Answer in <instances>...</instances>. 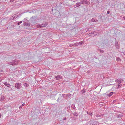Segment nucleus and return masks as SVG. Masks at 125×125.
Instances as JSON below:
<instances>
[{"mask_svg": "<svg viewBox=\"0 0 125 125\" xmlns=\"http://www.w3.org/2000/svg\"><path fill=\"white\" fill-rule=\"evenodd\" d=\"M48 25L47 23L45 22V24H42L41 25L38 24L37 25V28H42L46 27Z\"/></svg>", "mask_w": 125, "mask_h": 125, "instance_id": "1", "label": "nucleus"}, {"mask_svg": "<svg viewBox=\"0 0 125 125\" xmlns=\"http://www.w3.org/2000/svg\"><path fill=\"white\" fill-rule=\"evenodd\" d=\"M15 86V88L18 89H20L21 87V84L19 83L16 84Z\"/></svg>", "mask_w": 125, "mask_h": 125, "instance_id": "2", "label": "nucleus"}, {"mask_svg": "<svg viewBox=\"0 0 125 125\" xmlns=\"http://www.w3.org/2000/svg\"><path fill=\"white\" fill-rule=\"evenodd\" d=\"M81 3L83 5L87 4L88 3V1L87 0H82L81 1Z\"/></svg>", "mask_w": 125, "mask_h": 125, "instance_id": "3", "label": "nucleus"}, {"mask_svg": "<svg viewBox=\"0 0 125 125\" xmlns=\"http://www.w3.org/2000/svg\"><path fill=\"white\" fill-rule=\"evenodd\" d=\"M11 62V65L12 66H14L17 65L18 64V62L16 61V60H13Z\"/></svg>", "mask_w": 125, "mask_h": 125, "instance_id": "4", "label": "nucleus"}, {"mask_svg": "<svg viewBox=\"0 0 125 125\" xmlns=\"http://www.w3.org/2000/svg\"><path fill=\"white\" fill-rule=\"evenodd\" d=\"M123 81V79L120 78L118 79L115 80V82H116L119 83H120L122 82Z\"/></svg>", "mask_w": 125, "mask_h": 125, "instance_id": "5", "label": "nucleus"}, {"mask_svg": "<svg viewBox=\"0 0 125 125\" xmlns=\"http://www.w3.org/2000/svg\"><path fill=\"white\" fill-rule=\"evenodd\" d=\"M118 42L117 41H116L115 42V44L117 49H118L119 48L120 46L118 44Z\"/></svg>", "mask_w": 125, "mask_h": 125, "instance_id": "6", "label": "nucleus"}, {"mask_svg": "<svg viewBox=\"0 0 125 125\" xmlns=\"http://www.w3.org/2000/svg\"><path fill=\"white\" fill-rule=\"evenodd\" d=\"M55 78L56 80L61 79H62V77L60 75H58L55 76Z\"/></svg>", "mask_w": 125, "mask_h": 125, "instance_id": "7", "label": "nucleus"}, {"mask_svg": "<svg viewBox=\"0 0 125 125\" xmlns=\"http://www.w3.org/2000/svg\"><path fill=\"white\" fill-rule=\"evenodd\" d=\"M3 84L7 86V87H10L11 85H10L9 84V83H7V82H4L3 83Z\"/></svg>", "mask_w": 125, "mask_h": 125, "instance_id": "8", "label": "nucleus"}, {"mask_svg": "<svg viewBox=\"0 0 125 125\" xmlns=\"http://www.w3.org/2000/svg\"><path fill=\"white\" fill-rule=\"evenodd\" d=\"M104 115L103 114H101L100 115H99L98 114H97L95 116L97 117H100L101 118Z\"/></svg>", "mask_w": 125, "mask_h": 125, "instance_id": "9", "label": "nucleus"}, {"mask_svg": "<svg viewBox=\"0 0 125 125\" xmlns=\"http://www.w3.org/2000/svg\"><path fill=\"white\" fill-rule=\"evenodd\" d=\"M97 34H95L94 33H90L89 34V35L90 36L94 37L95 35H96Z\"/></svg>", "mask_w": 125, "mask_h": 125, "instance_id": "10", "label": "nucleus"}, {"mask_svg": "<svg viewBox=\"0 0 125 125\" xmlns=\"http://www.w3.org/2000/svg\"><path fill=\"white\" fill-rule=\"evenodd\" d=\"M86 92L85 89H83V90H82L81 91V94H83L85 93Z\"/></svg>", "mask_w": 125, "mask_h": 125, "instance_id": "11", "label": "nucleus"}, {"mask_svg": "<svg viewBox=\"0 0 125 125\" xmlns=\"http://www.w3.org/2000/svg\"><path fill=\"white\" fill-rule=\"evenodd\" d=\"M23 25L24 26L26 25L27 26H30V24L28 23L25 22L24 23Z\"/></svg>", "mask_w": 125, "mask_h": 125, "instance_id": "12", "label": "nucleus"}, {"mask_svg": "<svg viewBox=\"0 0 125 125\" xmlns=\"http://www.w3.org/2000/svg\"><path fill=\"white\" fill-rule=\"evenodd\" d=\"M113 94V92H111L109 94H107V95L109 97H111L112 95Z\"/></svg>", "mask_w": 125, "mask_h": 125, "instance_id": "13", "label": "nucleus"}, {"mask_svg": "<svg viewBox=\"0 0 125 125\" xmlns=\"http://www.w3.org/2000/svg\"><path fill=\"white\" fill-rule=\"evenodd\" d=\"M81 4V2L77 3L75 4V6L76 7H78L80 6Z\"/></svg>", "mask_w": 125, "mask_h": 125, "instance_id": "14", "label": "nucleus"}, {"mask_svg": "<svg viewBox=\"0 0 125 125\" xmlns=\"http://www.w3.org/2000/svg\"><path fill=\"white\" fill-rule=\"evenodd\" d=\"M4 99L5 98L4 96L3 95H2L1 96V99H0V100L1 101H2L4 100Z\"/></svg>", "mask_w": 125, "mask_h": 125, "instance_id": "15", "label": "nucleus"}, {"mask_svg": "<svg viewBox=\"0 0 125 125\" xmlns=\"http://www.w3.org/2000/svg\"><path fill=\"white\" fill-rule=\"evenodd\" d=\"M23 85L25 87H27L29 85L27 83H24Z\"/></svg>", "mask_w": 125, "mask_h": 125, "instance_id": "16", "label": "nucleus"}, {"mask_svg": "<svg viewBox=\"0 0 125 125\" xmlns=\"http://www.w3.org/2000/svg\"><path fill=\"white\" fill-rule=\"evenodd\" d=\"M71 94H70V93H68V94H66V95L68 96V97H69V98H70L71 97Z\"/></svg>", "mask_w": 125, "mask_h": 125, "instance_id": "17", "label": "nucleus"}, {"mask_svg": "<svg viewBox=\"0 0 125 125\" xmlns=\"http://www.w3.org/2000/svg\"><path fill=\"white\" fill-rule=\"evenodd\" d=\"M123 116V115L121 114H119L117 115V118L121 117Z\"/></svg>", "mask_w": 125, "mask_h": 125, "instance_id": "18", "label": "nucleus"}, {"mask_svg": "<svg viewBox=\"0 0 125 125\" xmlns=\"http://www.w3.org/2000/svg\"><path fill=\"white\" fill-rule=\"evenodd\" d=\"M83 41H81L79 42L78 43V44L79 45H81L83 44Z\"/></svg>", "mask_w": 125, "mask_h": 125, "instance_id": "19", "label": "nucleus"}, {"mask_svg": "<svg viewBox=\"0 0 125 125\" xmlns=\"http://www.w3.org/2000/svg\"><path fill=\"white\" fill-rule=\"evenodd\" d=\"M118 87H117V89H118L119 88H120L121 86H122V84H120V83H119L118 84Z\"/></svg>", "mask_w": 125, "mask_h": 125, "instance_id": "20", "label": "nucleus"}, {"mask_svg": "<svg viewBox=\"0 0 125 125\" xmlns=\"http://www.w3.org/2000/svg\"><path fill=\"white\" fill-rule=\"evenodd\" d=\"M89 123H90V125H91V124L93 125L94 124V122L92 121L91 120L89 122Z\"/></svg>", "mask_w": 125, "mask_h": 125, "instance_id": "21", "label": "nucleus"}, {"mask_svg": "<svg viewBox=\"0 0 125 125\" xmlns=\"http://www.w3.org/2000/svg\"><path fill=\"white\" fill-rule=\"evenodd\" d=\"M61 98H62V97H60V98H59V97L58 98V99H57V101L58 102H59L60 101H62V100L61 99Z\"/></svg>", "mask_w": 125, "mask_h": 125, "instance_id": "22", "label": "nucleus"}, {"mask_svg": "<svg viewBox=\"0 0 125 125\" xmlns=\"http://www.w3.org/2000/svg\"><path fill=\"white\" fill-rule=\"evenodd\" d=\"M79 45H78V43H75L74 44H73V46H78Z\"/></svg>", "mask_w": 125, "mask_h": 125, "instance_id": "23", "label": "nucleus"}, {"mask_svg": "<svg viewBox=\"0 0 125 125\" xmlns=\"http://www.w3.org/2000/svg\"><path fill=\"white\" fill-rule=\"evenodd\" d=\"M73 115L74 116H78V114L77 113L75 112L73 113Z\"/></svg>", "mask_w": 125, "mask_h": 125, "instance_id": "24", "label": "nucleus"}, {"mask_svg": "<svg viewBox=\"0 0 125 125\" xmlns=\"http://www.w3.org/2000/svg\"><path fill=\"white\" fill-rule=\"evenodd\" d=\"M13 16V19L16 18L17 17V16H16V14L14 15Z\"/></svg>", "mask_w": 125, "mask_h": 125, "instance_id": "25", "label": "nucleus"}, {"mask_svg": "<svg viewBox=\"0 0 125 125\" xmlns=\"http://www.w3.org/2000/svg\"><path fill=\"white\" fill-rule=\"evenodd\" d=\"M94 20H95L94 19V18H92V19H91V22H94Z\"/></svg>", "mask_w": 125, "mask_h": 125, "instance_id": "26", "label": "nucleus"}, {"mask_svg": "<svg viewBox=\"0 0 125 125\" xmlns=\"http://www.w3.org/2000/svg\"><path fill=\"white\" fill-rule=\"evenodd\" d=\"M22 21H20V22H18V23H17V24L18 25H19L20 24H21V23H22Z\"/></svg>", "mask_w": 125, "mask_h": 125, "instance_id": "27", "label": "nucleus"}, {"mask_svg": "<svg viewBox=\"0 0 125 125\" xmlns=\"http://www.w3.org/2000/svg\"><path fill=\"white\" fill-rule=\"evenodd\" d=\"M99 50L101 52L103 53V52H104V51L103 50L101 49H99Z\"/></svg>", "mask_w": 125, "mask_h": 125, "instance_id": "28", "label": "nucleus"}, {"mask_svg": "<svg viewBox=\"0 0 125 125\" xmlns=\"http://www.w3.org/2000/svg\"><path fill=\"white\" fill-rule=\"evenodd\" d=\"M92 30V28H89L88 29V30H87L88 31H91Z\"/></svg>", "mask_w": 125, "mask_h": 125, "instance_id": "29", "label": "nucleus"}, {"mask_svg": "<svg viewBox=\"0 0 125 125\" xmlns=\"http://www.w3.org/2000/svg\"><path fill=\"white\" fill-rule=\"evenodd\" d=\"M7 64H8L11 65V62H8Z\"/></svg>", "mask_w": 125, "mask_h": 125, "instance_id": "30", "label": "nucleus"}, {"mask_svg": "<svg viewBox=\"0 0 125 125\" xmlns=\"http://www.w3.org/2000/svg\"><path fill=\"white\" fill-rule=\"evenodd\" d=\"M34 19V17H31V18L30 20H31V21H32L33 20V19Z\"/></svg>", "mask_w": 125, "mask_h": 125, "instance_id": "31", "label": "nucleus"}, {"mask_svg": "<svg viewBox=\"0 0 125 125\" xmlns=\"http://www.w3.org/2000/svg\"><path fill=\"white\" fill-rule=\"evenodd\" d=\"M73 45V44H70L69 45V46L70 47H71Z\"/></svg>", "mask_w": 125, "mask_h": 125, "instance_id": "32", "label": "nucleus"}, {"mask_svg": "<svg viewBox=\"0 0 125 125\" xmlns=\"http://www.w3.org/2000/svg\"><path fill=\"white\" fill-rule=\"evenodd\" d=\"M117 60L119 61L120 60V59L119 58H118L117 59Z\"/></svg>", "mask_w": 125, "mask_h": 125, "instance_id": "33", "label": "nucleus"}, {"mask_svg": "<svg viewBox=\"0 0 125 125\" xmlns=\"http://www.w3.org/2000/svg\"><path fill=\"white\" fill-rule=\"evenodd\" d=\"M89 114L91 116H92V114L91 113H89Z\"/></svg>", "mask_w": 125, "mask_h": 125, "instance_id": "34", "label": "nucleus"}, {"mask_svg": "<svg viewBox=\"0 0 125 125\" xmlns=\"http://www.w3.org/2000/svg\"><path fill=\"white\" fill-rule=\"evenodd\" d=\"M95 20H94V22H97L98 21V20H97L96 19H95Z\"/></svg>", "mask_w": 125, "mask_h": 125, "instance_id": "35", "label": "nucleus"}, {"mask_svg": "<svg viewBox=\"0 0 125 125\" xmlns=\"http://www.w3.org/2000/svg\"><path fill=\"white\" fill-rule=\"evenodd\" d=\"M62 96L64 97H65V94H62Z\"/></svg>", "mask_w": 125, "mask_h": 125, "instance_id": "36", "label": "nucleus"}, {"mask_svg": "<svg viewBox=\"0 0 125 125\" xmlns=\"http://www.w3.org/2000/svg\"><path fill=\"white\" fill-rule=\"evenodd\" d=\"M110 12L109 11H108L107 12V13L108 14H109L110 13Z\"/></svg>", "mask_w": 125, "mask_h": 125, "instance_id": "37", "label": "nucleus"}, {"mask_svg": "<svg viewBox=\"0 0 125 125\" xmlns=\"http://www.w3.org/2000/svg\"><path fill=\"white\" fill-rule=\"evenodd\" d=\"M22 108V107L21 106H20L19 107V109H21Z\"/></svg>", "mask_w": 125, "mask_h": 125, "instance_id": "38", "label": "nucleus"}, {"mask_svg": "<svg viewBox=\"0 0 125 125\" xmlns=\"http://www.w3.org/2000/svg\"><path fill=\"white\" fill-rule=\"evenodd\" d=\"M63 120H66V117H64L63 118Z\"/></svg>", "mask_w": 125, "mask_h": 125, "instance_id": "39", "label": "nucleus"}, {"mask_svg": "<svg viewBox=\"0 0 125 125\" xmlns=\"http://www.w3.org/2000/svg\"><path fill=\"white\" fill-rule=\"evenodd\" d=\"M122 19H124V20H125V16L124 17H123Z\"/></svg>", "mask_w": 125, "mask_h": 125, "instance_id": "40", "label": "nucleus"}, {"mask_svg": "<svg viewBox=\"0 0 125 125\" xmlns=\"http://www.w3.org/2000/svg\"><path fill=\"white\" fill-rule=\"evenodd\" d=\"M25 105V104L24 103H23L22 104V106H24Z\"/></svg>", "mask_w": 125, "mask_h": 125, "instance_id": "41", "label": "nucleus"}, {"mask_svg": "<svg viewBox=\"0 0 125 125\" xmlns=\"http://www.w3.org/2000/svg\"><path fill=\"white\" fill-rule=\"evenodd\" d=\"M73 108L74 109L75 108V106H73Z\"/></svg>", "mask_w": 125, "mask_h": 125, "instance_id": "42", "label": "nucleus"}, {"mask_svg": "<svg viewBox=\"0 0 125 125\" xmlns=\"http://www.w3.org/2000/svg\"><path fill=\"white\" fill-rule=\"evenodd\" d=\"M13 19V16H12V17H11V20H12L13 19Z\"/></svg>", "mask_w": 125, "mask_h": 125, "instance_id": "43", "label": "nucleus"}, {"mask_svg": "<svg viewBox=\"0 0 125 125\" xmlns=\"http://www.w3.org/2000/svg\"><path fill=\"white\" fill-rule=\"evenodd\" d=\"M1 114H0V118H1Z\"/></svg>", "mask_w": 125, "mask_h": 125, "instance_id": "44", "label": "nucleus"}, {"mask_svg": "<svg viewBox=\"0 0 125 125\" xmlns=\"http://www.w3.org/2000/svg\"><path fill=\"white\" fill-rule=\"evenodd\" d=\"M93 33H95V34H97L95 32H94Z\"/></svg>", "mask_w": 125, "mask_h": 125, "instance_id": "45", "label": "nucleus"}, {"mask_svg": "<svg viewBox=\"0 0 125 125\" xmlns=\"http://www.w3.org/2000/svg\"><path fill=\"white\" fill-rule=\"evenodd\" d=\"M2 79H0V82L2 81Z\"/></svg>", "mask_w": 125, "mask_h": 125, "instance_id": "46", "label": "nucleus"}, {"mask_svg": "<svg viewBox=\"0 0 125 125\" xmlns=\"http://www.w3.org/2000/svg\"><path fill=\"white\" fill-rule=\"evenodd\" d=\"M14 0H11V1H12V2L13 1H14Z\"/></svg>", "mask_w": 125, "mask_h": 125, "instance_id": "47", "label": "nucleus"}, {"mask_svg": "<svg viewBox=\"0 0 125 125\" xmlns=\"http://www.w3.org/2000/svg\"><path fill=\"white\" fill-rule=\"evenodd\" d=\"M87 114H89V113H88V111H87Z\"/></svg>", "mask_w": 125, "mask_h": 125, "instance_id": "48", "label": "nucleus"}, {"mask_svg": "<svg viewBox=\"0 0 125 125\" xmlns=\"http://www.w3.org/2000/svg\"><path fill=\"white\" fill-rule=\"evenodd\" d=\"M123 53L124 54V55H125V52H124Z\"/></svg>", "mask_w": 125, "mask_h": 125, "instance_id": "49", "label": "nucleus"}, {"mask_svg": "<svg viewBox=\"0 0 125 125\" xmlns=\"http://www.w3.org/2000/svg\"><path fill=\"white\" fill-rule=\"evenodd\" d=\"M124 8H125V5H124Z\"/></svg>", "mask_w": 125, "mask_h": 125, "instance_id": "50", "label": "nucleus"}, {"mask_svg": "<svg viewBox=\"0 0 125 125\" xmlns=\"http://www.w3.org/2000/svg\"><path fill=\"white\" fill-rule=\"evenodd\" d=\"M52 10H53V9H52Z\"/></svg>", "mask_w": 125, "mask_h": 125, "instance_id": "51", "label": "nucleus"}]
</instances>
